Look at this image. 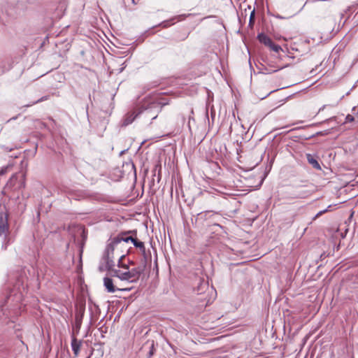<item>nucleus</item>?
I'll list each match as a JSON object with an SVG mask.
<instances>
[{"instance_id": "obj_1", "label": "nucleus", "mask_w": 358, "mask_h": 358, "mask_svg": "<svg viewBox=\"0 0 358 358\" xmlns=\"http://www.w3.org/2000/svg\"><path fill=\"white\" fill-rule=\"evenodd\" d=\"M26 174L25 173L19 172L14 173L8 180L5 185V189H11L13 191L20 190L24 189L26 185L25 182Z\"/></svg>"}, {"instance_id": "obj_2", "label": "nucleus", "mask_w": 358, "mask_h": 358, "mask_svg": "<svg viewBox=\"0 0 358 358\" xmlns=\"http://www.w3.org/2000/svg\"><path fill=\"white\" fill-rule=\"evenodd\" d=\"M121 241H124L128 243L131 241L133 245L138 249L140 250L141 252H144L145 245L144 243L139 241L137 238V231L136 230H129L124 231L119 234Z\"/></svg>"}, {"instance_id": "obj_3", "label": "nucleus", "mask_w": 358, "mask_h": 358, "mask_svg": "<svg viewBox=\"0 0 358 358\" xmlns=\"http://www.w3.org/2000/svg\"><path fill=\"white\" fill-rule=\"evenodd\" d=\"M143 272V268L140 266L127 270L121 274L120 280H127L131 282H136Z\"/></svg>"}, {"instance_id": "obj_4", "label": "nucleus", "mask_w": 358, "mask_h": 358, "mask_svg": "<svg viewBox=\"0 0 358 358\" xmlns=\"http://www.w3.org/2000/svg\"><path fill=\"white\" fill-rule=\"evenodd\" d=\"M150 111V110L149 109H145V110H139L138 111V108L133 111V112H131V113H128L124 119L122 121V126H127L129 124H130L131 123H132V122L136 118L138 117V116L141 115V114H146L148 115V113Z\"/></svg>"}, {"instance_id": "obj_5", "label": "nucleus", "mask_w": 358, "mask_h": 358, "mask_svg": "<svg viewBox=\"0 0 358 358\" xmlns=\"http://www.w3.org/2000/svg\"><path fill=\"white\" fill-rule=\"evenodd\" d=\"M122 241L119 234L117 236L112 238L110 243H108L106 245L103 258L108 259V257H111V256H113L115 248Z\"/></svg>"}, {"instance_id": "obj_6", "label": "nucleus", "mask_w": 358, "mask_h": 358, "mask_svg": "<svg viewBox=\"0 0 358 358\" xmlns=\"http://www.w3.org/2000/svg\"><path fill=\"white\" fill-rule=\"evenodd\" d=\"M85 314V306H81L79 308H77L76 313L75 315V322L73 325V330H76L77 332L79 331L83 319Z\"/></svg>"}, {"instance_id": "obj_7", "label": "nucleus", "mask_w": 358, "mask_h": 358, "mask_svg": "<svg viewBox=\"0 0 358 358\" xmlns=\"http://www.w3.org/2000/svg\"><path fill=\"white\" fill-rule=\"evenodd\" d=\"M9 231V224L8 215L2 212L0 213V236L8 233Z\"/></svg>"}, {"instance_id": "obj_8", "label": "nucleus", "mask_w": 358, "mask_h": 358, "mask_svg": "<svg viewBox=\"0 0 358 358\" xmlns=\"http://www.w3.org/2000/svg\"><path fill=\"white\" fill-rule=\"evenodd\" d=\"M103 285H104L106 289L107 290V292H110V293H114L117 290H119V291H127V290H129V289H119V288H117L114 285L113 279H111L110 278H108V277H105L103 278Z\"/></svg>"}, {"instance_id": "obj_9", "label": "nucleus", "mask_w": 358, "mask_h": 358, "mask_svg": "<svg viewBox=\"0 0 358 358\" xmlns=\"http://www.w3.org/2000/svg\"><path fill=\"white\" fill-rule=\"evenodd\" d=\"M156 108H157L156 105L155 103H152V104L149 105L147 107L142 106L138 108V110H145V109L150 110V111L148 113V115H146V114H142V115L145 118H151V120H155L157 117V114L156 113V112L153 111Z\"/></svg>"}, {"instance_id": "obj_10", "label": "nucleus", "mask_w": 358, "mask_h": 358, "mask_svg": "<svg viewBox=\"0 0 358 358\" xmlns=\"http://www.w3.org/2000/svg\"><path fill=\"white\" fill-rule=\"evenodd\" d=\"M287 195L285 196L287 199H302L306 196L307 193L306 192L294 189L287 192Z\"/></svg>"}, {"instance_id": "obj_11", "label": "nucleus", "mask_w": 358, "mask_h": 358, "mask_svg": "<svg viewBox=\"0 0 358 358\" xmlns=\"http://www.w3.org/2000/svg\"><path fill=\"white\" fill-rule=\"evenodd\" d=\"M83 341L78 340L74 336H72L71 348L75 356H78L82 345Z\"/></svg>"}, {"instance_id": "obj_12", "label": "nucleus", "mask_w": 358, "mask_h": 358, "mask_svg": "<svg viewBox=\"0 0 358 358\" xmlns=\"http://www.w3.org/2000/svg\"><path fill=\"white\" fill-rule=\"evenodd\" d=\"M306 159L308 162L315 169L321 170V166L317 160L311 154H306Z\"/></svg>"}, {"instance_id": "obj_13", "label": "nucleus", "mask_w": 358, "mask_h": 358, "mask_svg": "<svg viewBox=\"0 0 358 358\" xmlns=\"http://www.w3.org/2000/svg\"><path fill=\"white\" fill-rule=\"evenodd\" d=\"M257 38L259 41L260 43H263L266 46L269 47L270 45H271V43L273 41L270 37L264 34V33L259 34L257 36Z\"/></svg>"}, {"instance_id": "obj_14", "label": "nucleus", "mask_w": 358, "mask_h": 358, "mask_svg": "<svg viewBox=\"0 0 358 358\" xmlns=\"http://www.w3.org/2000/svg\"><path fill=\"white\" fill-rule=\"evenodd\" d=\"M208 288V283L205 280H199V285L194 288L198 294H201Z\"/></svg>"}, {"instance_id": "obj_15", "label": "nucleus", "mask_w": 358, "mask_h": 358, "mask_svg": "<svg viewBox=\"0 0 358 358\" xmlns=\"http://www.w3.org/2000/svg\"><path fill=\"white\" fill-rule=\"evenodd\" d=\"M141 254H142V256H143V258L141 259V264L142 266H140L141 268H143L144 269V268L146 266V264L148 262V261L149 259H150V254H148L145 251V248L144 249V252H141Z\"/></svg>"}, {"instance_id": "obj_16", "label": "nucleus", "mask_w": 358, "mask_h": 358, "mask_svg": "<svg viewBox=\"0 0 358 358\" xmlns=\"http://www.w3.org/2000/svg\"><path fill=\"white\" fill-rule=\"evenodd\" d=\"M106 262V269L110 271L115 266V262L113 261V256L108 257V259H103Z\"/></svg>"}, {"instance_id": "obj_17", "label": "nucleus", "mask_w": 358, "mask_h": 358, "mask_svg": "<svg viewBox=\"0 0 358 358\" xmlns=\"http://www.w3.org/2000/svg\"><path fill=\"white\" fill-rule=\"evenodd\" d=\"M9 296H6V300L8 299ZM6 301L3 304L0 305V313H2L3 316L5 317V320L8 318L10 315V313L7 310V309L4 308V306Z\"/></svg>"}, {"instance_id": "obj_18", "label": "nucleus", "mask_w": 358, "mask_h": 358, "mask_svg": "<svg viewBox=\"0 0 358 358\" xmlns=\"http://www.w3.org/2000/svg\"><path fill=\"white\" fill-rule=\"evenodd\" d=\"M267 65L270 67H273L275 69H270L268 67L264 66V68L262 69V70L266 71V73H272L276 72L280 69H282L284 68V66H275L269 65L268 64Z\"/></svg>"}, {"instance_id": "obj_19", "label": "nucleus", "mask_w": 358, "mask_h": 358, "mask_svg": "<svg viewBox=\"0 0 358 358\" xmlns=\"http://www.w3.org/2000/svg\"><path fill=\"white\" fill-rule=\"evenodd\" d=\"M125 257H126V255H122L120 257V259L118 260V262H117V266L119 268H122L124 269L128 270L129 269V265H127V264H124L122 262V260L125 258Z\"/></svg>"}, {"instance_id": "obj_20", "label": "nucleus", "mask_w": 358, "mask_h": 358, "mask_svg": "<svg viewBox=\"0 0 358 358\" xmlns=\"http://www.w3.org/2000/svg\"><path fill=\"white\" fill-rule=\"evenodd\" d=\"M110 275L113 277H117L120 280L121 274H122V273H123L120 270H117V269H115V268H113L112 270L110 271Z\"/></svg>"}, {"instance_id": "obj_21", "label": "nucleus", "mask_w": 358, "mask_h": 358, "mask_svg": "<svg viewBox=\"0 0 358 358\" xmlns=\"http://www.w3.org/2000/svg\"><path fill=\"white\" fill-rule=\"evenodd\" d=\"M269 48L275 52H278L280 50H282V48L273 42L271 43V45H269Z\"/></svg>"}, {"instance_id": "obj_22", "label": "nucleus", "mask_w": 358, "mask_h": 358, "mask_svg": "<svg viewBox=\"0 0 358 358\" xmlns=\"http://www.w3.org/2000/svg\"><path fill=\"white\" fill-rule=\"evenodd\" d=\"M330 133L329 130H325V131H318L315 134H313L312 136H310V137L308 138H306V139H308V138H311L315 136H325V135H327Z\"/></svg>"}, {"instance_id": "obj_23", "label": "nucleus", "mask_w": 358, "mask_h": 358, "mask_svg": "<svg viewBox=\"0 0 358 358\" xmlns=\"http://www.w3.org/2000/svg\"><path fill=\"white\" fill-rule=\"evenodd\" d=\"M355 120V118L352 115L348 114L345 117V122H352Z\"/></svg>"}, {"instance_id": "obj_24", "label": "nucleus", "mask_w": 358, "mask_h": 358, "mask_svg": "<svg viewBox=\"0 0 358 358\" xmlns=\"http://www.w3.org/2000/svg\"><path fill=\"white\" fill-rule=\"evenodd\" d=\"M326 212H327V210H321L320 212H318L315 216L314 217L313 220H315L316 218L319 217L320 216H321L322 215H323L324 213H325Z\"/></svg>"}, {"instance_id": "obj_25", "label": "nucleus", "mask_w": 358, "mask_h": 358, "mask_svg": "<svg viewBox=\"0 0 358 358\" xmlns=\"http://www.w3.org/2000/svg\"><path fill=\"white\" fill-rule=\"evenodd\" d=\"M326 212H327V210H321L320 212H318L315 216L314 217L313 220H315L316 218L319 217L320 216H321L322 215H323L324 213H325Z\"/></svg>"}, {"instance_id": "obj_26", "label": "nucleus", "mask_w": 358, "mask_h": 358, "mask_svg": "<svg viewBox=\"0 0 358 358\" xmlns=\"http://www.w3.org/2000/svg\"><path fill=\"white\" fill-rule=\"evenodd\" d=\"M7 170H8V166L2 167L1 169L0 170V176L4 175L7 172Z\"/></svg>"}, {"instance_id": "obj_27", "label": "nucleus", "mask_w": 358, "mask_h": 358, "mask_svg": "<svg viewBox=\"0 0 358 358\" xmlns=\"http://www.w3.org/2000/svg\"><path fill=\"white\" fill-rule=\"evenodd\" d=\"M250 20H255V9H253L251 11V13H250Z\"/></svg>"}, {"instance_id": "obj_28", "label": "nucleus", "mask_w": 358, "mask_h": 358, "mask_svg": "<svg viewBox=\"0 0 358 358\" xmlns=\"http://www.w3.org/2000/svg\"><path fill=\"white\" fill-rule=\"evenodd\" d=\"M46 99H48V96H43V97H41V99H38L37 101H36L33 102V103H32V104H34V103H37L41 102V101H44V100H46Z\"/></svg>"}, {"instance_id": "obj_29", "label": "nucleus", "mask_w": 358, "mask_h": 358, "mask_svg": "<svg viewBox=\"0 0 358 358\" xmlns=\"http://www.w3.org/2000/svg\"><path fill=\"white\" fill-rule=\"evenodd\" d=\"M255 20H249V24L248 25H249L250 27H251V28L253 27L254 24H255Z\"/></svg>"}, {"instance_id": "obj_30", "label": "nucleus", "mask_w": 358, "mask_h": 358, "mask_svg": "<svg viewBox=\"0 0 358 358\" xmlns=\"http://www.w3.org/2000/svg\"><path fill=\"white\" fill-rule=\"evenodd\" d=\"M163 27H167L168 26H169V21H164L162 23Z\"/></svg>"}, {"instance_id": "obj_31", "label": "nucleus", "mask_w": 358, "mask_h": 358, "mask_svg": "<svg viewBox=\"0 0 358 358\" xmlns=\"http://www.w3.org/2000/svg\"><path fill=\"white\" fill-rule=\"evenodd\" d=\"M127 265H129V266H134L135 265V262L133 260L128 259Z\"/></svg>"}, {"instance_id": "obj_32", "label": "nucleus", "mask_w": 358, "mask_h": 358, "mask_svg": "<svg viewBox=\"0 0 358 358\" xmlns=\"http://www.w3.org/2000/svg\"><path fill=\"white\" fill-rule=\"evenodd\" d=\"M335 119H336V117H330L329 119L326 120L324 122V123L327 122L331 121V120H335Z\"/></svg>"}, {"instance_id": "obj_33", "label": "nucleus", "mask_w": 358, "mask_h": 358, "mask_svg": "<svg viewBox=\"0 0 358 358\" xmlns=\"http://www.w3.org/2000/svg\"><path fill=\"white\" fill-rule=\"evenodd\" d=\"M153 355L152 350H151L149 352V357H151Z\"/></svg>"}, {"instance_id": "obj_34", "label": "nucleus", "mask_w": 358, "mask_h": 358, "mask_svg": "<svg viewBox=\"0 0 358 358\" xmlns=\"http://www.w3.org/2000/svg\"><path fill=\"white\" fill-rule=\"evenodd\" d=\"M324 108H325V106H323L321 108H320L319 111L324 110Z\"/></svg>"}, {"instance_id": "obj_35", "label": "nucleus", "mask_w": 358, "mask_h": 358, "mask_svg": "<svg viewBox=\"0 0 358 358\" xmlns=\"http://www.w3.org/2000/svg\"><path fill=\"white\" fill-rule=\"evenodd\" d=\"M331 206H329L327 207V208H326L325 210H327V211H329V208H331Z\"/></svg>"}, {"instance_id": "obj_36", "label": "nucleus", "mask_w": 358, "mask_h": 358, "mask_svg": "<svg viewBox=\"0 0 358 358\" xmlns=\"http://www.w3.org/2000/svg\"><path fill=\"white\" fill-rule=\"evenodd\" d=\"M4 319L2 317H0V320H3Z\"/></svg>"}]
</instances>
